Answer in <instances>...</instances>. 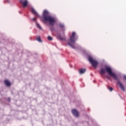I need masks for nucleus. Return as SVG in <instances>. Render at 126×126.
<instances>
[{
    "label": "nucleus",
    "mask_w": 126,
    "mask_h": 126,
    "mask_svg": "<svg viewBox=\"0 0 126 126\" xmlns=\"http://www.w3.org/2000/svg\"><path fill=\"white\" fill-rule=\"evenodd\" d=\"M106 71L107 72V73H108L109 75L113 77L114 80H116L117 81V84L119 85L122 91H125L126 89H125V86H124L123 83L121 82V81H120L119 79V77H118L117 74L113 72V71H112V68L108 66H105L104 68H102L100 69V74H105Z\"/></svg>",
    "instance_id": "f257e3e1"
},
{
    "label": "nucleus",
    "mask_w": 126,
    "mask_h": 126,
    "mask_svg": "<svg viewBox=\"0 0 126 126\" xmlns=\"http://www.w3.org/2000/svg\"><path fill=\"white\" fill-rule=\"evenodd\" d=\"M43 20L44 22H48L50 26H54L56 23V18L49 15V12L46 10L43 11Z\"/></svg>",
    "instance_id": "f03ea898"
},
{
    "label": "nucleus",
    "mask_w": 126,
    "mask_h": 126,
    "mask_svg": "<svg viewBox=\"0 0 126 126\" xmlns=\"http://www.w3.org/2000/svg\"><path fill=\"white\" fill-rule=\"evenodd\" d=\"M76 33L75 32H73L72 33L71 36L70 37L69 41L68 42V45L71 47L72 48H74V43H75V36Z\"/></svg>",
    "instance_id": "7ed1b4c3"
},
{
    "label": "nucleus",
    "mask_w": 126,
    "mask_h": 126,
    "mask_svg": "<svg viewBox=\"0 0 126 126\" xmlns=\"http://www.w3.org/2000/svg\"><path fill=\"white\" fill-rule=\"evenodd\" d=\"M89 61L91 63L94 67H97L98 62L96 60H94L92 57H89Z\"/></svg>",
    "instance_id": "20e7f679"
},
{
    "label": "nucleus",
    "mask_w": 126,
    "mask_h": 126,
    "mask_svg": "<svg viewBox=\"0 0 126 126\" xmlns=\"http://www.w3.org/2000/svg\"><path fill=\"white\" fill-rule=\"evenodd\" d=\"M20 2L23 4V7H26L28 4V1L27 0H20Z\"/></svg>",
    "instance_id": "39448f33"
},
{
    "label": "nucleus",
    "mask_w": 126,
    "mask_h": 126,
    "mask_svg": "<svg viewBox=\"0 0 126 126\" xmlns=\"http://www.w3.org/2000/svg\"><path fill=\"white\" fill-rule=\"evenodd\" d=\"M31 10V12H32V13L33 14H34V15H35V16L36 17H40L39 16V14H38V13H37V12L35 10V9H34V8H32Z\"/></svg>",
    "instance_id": "423d86ee"
},
{
    "label": "nucleus",
    "mask_w": 126,
    "mask_h": 126,
    "mask_svg": "<svg viewBox=\"0 0 126 126\" xmlns=\"http://www.w3.org/2000/svg\"><path fill=\"white\" fill-rule=\"evenodd\" d=\"M72 113L75 117H79V114L78 113V112L77 111V110H76L75 109H72Z\"/></svg>",
    "instance_id": "0eeeda50"
},
{
    "label": "nucleus",
    "mask_w": 126,
    "mask_h": 126,
    "mask_svg": "<svg viewBox=\"0 0 126 126\" xmlns=\"http://www.w3.org/2000/svg\"><path fill=\"white\" fill-rule=\"evenodd\" d=\"M4 83L5 85H6V86H8V87L10 86V82H9V81H8V80H5Z\"/></svg>",
    "instance_id": "6e6552de"
},
{
    "label": "nucleus",
    "mask_w": 126,
    "mask_h": 126,
    "mask_svg": "<svg viewBox=\"0 0 126 126\" xmlns=\"http://www.w3.org/2000/svg\"><path fill=\"white\" fill-rule=\"evenodd\" d=\"M85 71H86V69H81L79 70V73L80 74H83Z\"/></svg>",
    "instance_id": "1a4fd4ad"
},
{
    "label": "nucleus",
    "mask_w": 126,
    "mask_h": 126,
    "mask_svg": "<svg viewBox=\"0 0 126 126\" xmlns=\"http://www.w3.org/2000/svg\"><path fill=\"white\" fill-rule=\"evenodd\" d=\"M57 38L59 40H61V41H63V40H65V38L61 36V35H58Z\"/></svg>",
    "instance_id": "9d476101"
},
{
    "label": "nucleus",
    "mask_w": 126,
    "mask_h": 126,
    "mask_svg": "<svg viewBox=\"0 0 126 126\" xmlns=\"http://www.w3.org/2000/svg\"><path fill=\"white\" fill-rule=\"evenodd\" d=\"M36 40L39 43H42V40H41V37H40V36L36 37Z\"/></svg>",
    "instance_id": "9b49d317"
},
{
    "label": "nucleus",
    "mask_w": 126,
    "mask_h": 126,
    "mask_svg": "<svg viewBox=\"0 0 126 126\" xmlns=\"http://www.w3.org/2000/svg\"><path fill=\"white\" fill-rule=\"evenodd\" d=\"M59 25L60 28H63L64 27V25H63V24H59Z\"/></svg>",
    "instance_id": "f8f14e48"
},
{
    "label": "nucleus",
    "mask_w": 126,
    "mask_h": 126,
    "mask_svg": "<svg viewBox=\"0 0 126 126\" xmlns=\"http://www.w3.org/2000/svg\"><path fill=\"white\" fill-rule=\"evenodd\" d=\"M36 26L37 27H38V28H39V29H40L41 30V29H42V28H41V26H40V25H39V24L36 23Z\"/></svg>",
    "instance_id": "ddd939ff"
},
{
    "label": "nucleus",
    "mask_w": 126,
    "mask_h": 126,
    "mask_svg": "<svg viewBox=\"0 0 126 126\" xmlns=\"http://www.w3.org/2000/svg\"><path fill=\"white\" fill-rule=\"evenodd\" d=\"M47 39L49 41H52V40H53V38L50 36H48Z\"/></svg>",
    "instance_id": "4468645a"
},
{
    "label": "nucleus",
    "mask_w": 126,
    "mask_h": 126,
    "mask_svg": "<svg viewBox=\"0 0 126 126\" xmlns=\"http://www.w3.org/2000/svg\"><path fill=\"white\" fill-rule=\"evenodd\" d=\"M109 90L110 91H113V88L112 87L109 88Z\"/></svg>",
    "instance_id": "2eb2a0df"
},
{
    "label": "nucleus",
    "mask_w": 126,
    "mask_h": 126,
    "mask_svg": "<svg viewBox=\"0 0 126 126\" xmlns=\"http://www.w3.org/2000/svg\"><path fill=\"white\" fill-rule=\"evenodd\" d=\"M123 79H124L125 80H126V75L123 76Z\"/></svg>",
    "instance_id": "dca6fc26"
},
{
    "label": "nucleus",
    "mask_w": 126,
    "mask_h": 126,
    "mask_svg": "<svg viewBox=\"0 0 126 126\" xmlns=\"http://www.w3.org/2000/svg\"><path fill=\"white\" fill-rule=\"evenodd\" d=\"M32 21H36V18H33L32 19Z\"/></svg>",
    "instance_id": "f3484780"
},
{
    "label": "nucleus",
    "mask_w": 126,
    "mask_h": 126,
    "mask_svg": "<svg viewBox=\"0 0 126 126\" xmlns=\"http://www.w3.org/2000/svg\"><path fill=\"white\" fill-rule=\"evenodd\" d=\"M106 78H107V79H110V78L108 76H106Z\"/></svg>",
    "instance_id": "a211bd4d"
},
{
    "label": "nucleus",
    "mask_w": 126,
    "mask_h": 126,
    "mask_svg": "<svg viewBox=\"0 0 126 126\" xmlns=\"http://www.w3.org/2000/svg\"><path fill=\"white\" fill-rule=\"evenodd\" d=\"M8 100L9 101H10V98H8Z\"/></svg>",
    "instance_id": "6ab92c4d"
},
{
    "label": "nucleus",
    "mask_w": 126,
    "mask_h": 126,
    "mask_svg": "<svg viewBox=\"0 0 126 126\" xmlns=\"http://www.w3.org/2000/svg\"><path fill=\"white\" fill-rule=\"evenodd\" d=\"M51 30H52H52H53V29H51Z\"/></svg>",
    "instance_id": "aec40b11"
}]
</instances>
